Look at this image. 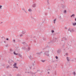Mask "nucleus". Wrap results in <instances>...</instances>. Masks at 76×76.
<instances>
[{"label":"nucleus","mask_w":76,"mask_h":76,"mask_svg":"<svg viewBox=\"0 0 76 76\" xmlns=\"http://www.w3.org/2000/svg\"><path fill=\"white\" fill-rule=\"evenodd\" d=\"M49 52V51H46L44 53V54H45V56H47L49 57V53H48Z\"/></svg>","instance_id":"f257e3e1"},{"label":"nucleus","mask_w":76,"mask_h":76,"mask_svg":"<svg viewBox=\"0 0 76 76\" xmlns=\"http://www.w3.org/2000/svg\"><path fill=\"white\" fill-rule=\"evenodd\" d=\"M27 72L28 73H31V75H32V76H34V73L33 72H32L31 71Z\"/></svg>","instance_id":"f03ea898"},{"label":"nucleus","mask_w":76,"mask_h":76,"mask_svg":"<svg viewBox=\"0 0 76 76\" xmlns=\"http://www.w3.org/2000/svg\"><path fill=\"white\" fill-rule=\"evenodd\" d=\"M57 53L58 54H59L60 53H61V49H59V50H58L57 51Z\"/></svg>","instance_id":"7ed1b4c3"},{"label":"nucleus","mask_w":76,"mask_h":76,"mask_svg":"<svg viewBox=\"0 0 76 76\" xmlns=\"http://www.w3.org/2000/svg\"><path fill=\"white\" fill-rule=\"evenodd\" d=\"M57 39V38H53V42H56V39Z\"/></svg>","instance_id":"20e7f679"},{"label":"nucleus","mask_w":76,"mask_h":76,"mask_svg":"<svg viewBox=\"0 0 76 76\" xmlns=\"http://www.w3.org/2000/svg\"><path fill=\"white\" fill-rule=\"evenodd\" d=\"M62 5V7L64 9V8H65L66 7V6L64 5H63V4H61Z\"/></svg>","instance_id":"39448f33"},{"label":"nucleus","mask_w":76,"mask_h":76,"mask_svg":"<svg viewBox=\"0 0 76 76\" xmlns=\"http://www.w3.org/2000/svg\"><path fill=\"white\" fill-rule=\"evenodd\" d=\"M22 49L23 50H27V48L26 47H23L22 48Z\"/></svg>","instance_id":"423d86ee"},{"label":"nucleus","mask_w":76,"mask_h":76,"mask_svg":"<svg viewBox=\"0 0 76 76\" xmlns=\"http://www.w3.org/2000/svg\"><path fill=\"white\" fill-rule=\"evenodd\" d=\"M53 42H53V41L51 40V41H50V42H48V44H50V43H51V44H52V43H53Z\"/></svg>","instance_id":"0eeeda50"},{"label":"nucleus","mask_w":76,"mask_h":76,"mask_svg":"<svg viewBox=\"0 0 76 76\" xmlns=\"http://www.w3.org/2000/svg\"><path fill=\"white\" fill-rule=\"evenodd\" d=\"M15 56H18V53H16L15 51L13 52Z\"/></svg>","instance_id":"6e6552de"},{"label":"nucleus","mask_w":76,"mask_h":76,"mask_svg":"<svg viewBox=\"0 0 76 76\" xmlns=\"http://www.w3.org/2000/svg\"><path fill=\"white\" fill-rule=\"evenodd\" d=\"M13 66H14V67H15V66H17V63H15Z\"/></svg>","instance_id":"1a4fd4ad"},{"label":"nucleus","mask_w":76,"mask_h":76,"mask_svg":"<svg viewBox=\"0 0 76 76\" xmlns=\"http://www.w3.org/2000/svg\"><path fill=\"white\" fill-rule=\"evenodd\" d=\"M69 57L67 56L66 57V59L68 61H70V59H69Z\"/></svg>","instance_id":"9d476101"},{"label":"nucleus","mask_w":76,"mask_h":76,"mask_svg":"<svg viewBox=\"0 0 76 76\" xmlns=\"http://www.w3.org/2000/svg\"><path fill=\"white\" fill-rule=\"evenodd\" d=\"M71 29V31H72V32H74L75 31V29L72 28Z\"/></svg>","instance_id":"9b49d317"},{"label":"nucleus","mask_w":76,"mask_h":76,"mask_svg":"<svg viewBox=\"0 0 76 76\" xmlns=\"http://www.w3.org/2000/svg\"><path fill=\"white\" fill-rule=\"evenodd\" d=\"M75 16V15L73 14L70 17L71 18H72V17H74Z\"/></svg>","instance_id":"f8f14e48"},{"label":"nucleus","mask_w":76,"mask_h":76,"mask_svg":"<svg viewBox=\"0 0 76 76\" xmlns=\"http://www.w3.org/2000/svg\"><path fill=\"white\" fill-rule=\"evenodd\" d=\"M30 50H31V48H30V47H28V49H27L26 50L28 51H29Z\"/></svg>","instance_id":"ddd939ff"},{"label":"nucleus","mask_w":76,"mask_h":76,"mask_svg":"<svg viewBox=\"0 0 76 76\" xmlns=\"http://www.w3.org/2000/svg\"><path fill=\"white\" fill-rule=\"evenodd\" d=\"M13 68H16L17 69H18V67L16 66H13Z\"/></svg>","instance_id":"4468645a"},{"label":"nucleus","mask_w":76,"mask_h":76,"mask_svg":"<svg viewBox=\"0 0 76 76\" xmlns=\"http://www.w3.org/2000/svg\"><path fill=\"white\" fill-rule=\"evenodd\" d=\"M36 6V4H34L33 5H32V7H35Z\"/></svg>","instance_id":"2eb2a0df"},{"label":"nucleus","mask_w":76,"mask_h":76,"mask_svg":"<svg viewBox=\"0 0 76 76\" xmlns=\"http://www.w3.org/2000/svg\"><path fill=\"white\" fill-rule=\"evenodd\" d=\"M72 25H73V26H76V23H72Z\"/></svg>","instance_id":"dca6fc26"},{"label":"nucleus","mask_w":76,"mask_h":76,"mask_svg":"<svg viewBox=\"0 0 76 76\" xmlns=\"http://www.w3.org/2000/svg\"><path fill=\"white\" fill-rule=\"evenodd\" d=\"M25 32H26L25 31H23L22 32V34H25Z\"/></svg>","instance_id":"f3484780"},{"label":"nucleus","mask_w":76,"mask_h":76,"mask_svg":"<svg viewBox=\"0 0 76 76\" xmlns=\"http://www.w3.org/2000/svg\"><path fill=\"white\" fill-rule=\"evenodd\" d=\"M36 54H37V55H39L41 54V53H36Z\"/></svg>","instance_id":"a211bd4d"},{"label":"nucleus","mask_w":76,"mask_h":76,"mask_svg":"<svg viewBox=\"0 0 76 76\" xmlns=\"http://www.w3.org/2000/svg\"><path fill=\"white\" fill-rule=\"evenodd\" d=\"M68 31H70L71 32H72V31L70 30V28H69V29H68Z\"/></svg>","instance_id":"6ab92c4d"},{"label":"nucleus","mask_w":76,"mask_h":76,"mask_svg":"<svg viewBox=\"0 0 76 76\" xmlns=\"http://www.w3.org/2000/svg\"><path fill=\"white\" fill-rule=\"evenodd\" d=\"M28 11L29 12H32V10H31V9H29L28 10Z\"/></svg>","instance_id":"aec40b11"},{"label":"nucleus","mask_w":76,"mask_h":76,"mask_svg":"<svg viewBox=\"0 0 76 76\" xmlns=\"http://www.w3.org/2000/svg\"><path fill=\"white\" fill-rule=\"evenodd\" d=\"M56 19H55L54 20V23H56Z\"/></svg>","instance_id":"412c9836"},{"label":"nucleus","mask_w":76,"mask_h":76,"mask_svg":"<svg viewBox=\"0 0 76 76\" xmlns=\"http://www.w3.org/2000/svg\"><path fill=\"white\" fill-rule=\"evenodd\" d=\"M18 56L20 57H22V55H20V54H18Z\"/></svg>","instance_id":"4be33fe9"},{"label":"nucleus","mask_w":76,"mask_h":76,"mask_svg":"<svg viewBox=\"0 0 76 76\" xmlns=\"http://www.w3.org/2000/svg\"><path fill=\"white\" fill-rule=\"evenodd\" d=\"M47 0V3H48V4H49V0Z\"/></svg>","instance_id":"5701e85b"},{"label":"nucleus","mask_w":76,"mask_h":76,"mask_svg":"<svg viewBox=\"0 0 76 76\" xmlns=\"http://www.w3.org/2000/svg\"><path fill=\"white\" fill-rule=\"evenodd\" d=\"M43 40H44V41H46V39H45V37H43Z\"/></svg>","instance_id":"b1692460"},{"label":"nucleus","mask_w":76,"mask_h":76,"mask_svg":"<svg viewBox=\"0 0 76 76\" xmlns=\"http://www.w3.org/2000/svg\"><path fill=\"white\" fill-rule=\"evenodd\" d=\"M51 32L52 33H54V31L53 30H52L51 31Z\"/></svg>","instance_id":"393cba45"},{"label":"nucleus","mask_w":76,"mask_h":76,"mask_svg":"<svg viewBox=\"0 0 76 76\" xmlns=\"http://www.w3.org/2000/svg\"><path fill=\"white\" fill-rule=\"evenodd\" d=\"M67 12V11H66V10H64V13H66V12Z\"/></svg>","instance_id":"a878e982"},{"label":"nucleus","mask_w":76,"mask_h":76,"mask_svg":"<svg viewBox=\"0 0 76 76\" xmlns=\"http://www.w3.org/2000/svg\"><path fill=\"white\" fill-rule=\"evenodd\" d=\"M41 61L43 63H44V62H45V60H42Z\"/></svg>","instance_id":"bb28decb"},{"label":"nucleus","mask_w":76,"mask_h":76,"mask_svg":"<svg viewBox=\"0 0 76 76\" xmlns=\"http://www.w3.org/2000/svg\"><path fill=\"white\" fill-rule=\"evenodd\" d=\"M55 58L56 59H58V56H56Z\"/></svg>","instance_id":"cd10ccee"},{"label":"nucleus","mask_w":76,"mask_h":76,"mask_svg":"<svg viewBox=\"0 0 76 76\" xmlns=\"http://www.w3.org/2000/svg\"><path fill=\"white\" fill-rule=\"evenodd\" d=\"M73 73L74 75H76V72H74Z\"/></svg>","instance_id":"c85d7f7f"},{"label":"nucleus","mask_w":76,"mask_h":76,"mask_svg":"<svg viewBox=\"0 0 76 76\" xmlns=\"http://www.w3.org/2000/svg\"><path fill=\"white\" fill-rule=\"evenodd\" d=\"M28 57L30 58H31V57H32V56H31V55H30V56H29Z\"/></svg>","instance_id":"c756f323"},{"label":"nucleus","mask_w":76,"mask_h":76,"mask_svg":"<svg viewBox=\"0 0 76 76\" xmlns=\"http://www.w3.org/2000/svg\"><path fill=\"white\" fill-rule=\"evenodd\" d=\"M66 56H68V55H69V53H66Z\"/></svg>","instance_id":"7c9ffc66"},{"label":"nucleus","mask_w":76,"mask_h":76,"mask_svg":"<svg viewBox=\"0 0 76 76\" xmlns=\"http://www.w3.org/2000/svg\"><path fill=\"white\" fill-rule=\"evenodd\" d=\"M37 72H39V71H40V70L39 69H37Z\"/></svg>","instance_id":"2f4dec72"},{"label":"nucleus","mask_w":76,"mask_h":76,"mask_svg":"<svg viewBox=\"0 0 76 76\" xmlns=\"http://www.w3.org/2000/svg\"><path fill=\"white\" fill-rule=\"evenodd\" d=\"M10 51H13V49H10Z\"/></svg>","instance_id":"473e14b6"},{"label":"nucleus","mask_w":76,"mask_h":76,"mask_svg":"<svg viewBox=\"0 0 76 76\" xmlns=\"http://www.w3.org/2000/svg\"><path fill=\"white\" fill-rule=\"evenodd\" d=\"M37 73V71L36 72H35L34 73H34V76H35V73Z\"/></svg>","instance_id":"72a5a7b5"},{"label":"nucleus","mask_w":76,"mask_h":76,"mask_svg":"<svg viewBox=\"0 0 76 76\" xmlns=\"http://www.w3.org/2000/svg\"><path fill=\"white\" fill-rule=\"evenodd\" d=\"M2 7V6L0 5V9H1V7Z\"/></svg>","instance_id":"f704fd0d"},{"label":"nucleus","mask_w":76,"mask_h":76,"mask_svg":"<svg viewBox=\"0 0 76 76\" xmlns=\"http://www.w3.org/2000/svg\"><path fill=\"white\" fill-rule=\"evenodd\" d=\"M9 67H10V66H7V68H9Z\"/></svg>","instance_id":"c9c22d12"},{"label":"nucleus","mask_w":76,"mask_h":76,"mask_svg":"<svg viewBox=\"0 0 76 76\" xmlns=\"http://www.w3.org/2000/svg\"><path fill=\"white\" fill-rule=\"evenodd\" d=\"M22 36H23V34H20V37H22Z\"/></svg>","instance_id":"e433bc0d"},{"label":"nucleus","mask_w":76,"mask_h":76,"mask_svg":"<svg viewBox=\"0 0 76 76\" xmlns=\"http://www.w3.org/2000/svg\"><path fill=\"white\" fill-rule=\"evenodd\" d=\"M8 63L9 64H10V61L9 60Z\"/></svg>","instance_id":"4c0bfd02"},{"label":"nucleus","mask_w":76,"mask_h":76,"mask_svg":"<svg viewBox=\"0 0 76 76\" xmlns=\"http://www.w3.org/2000/svg\"><path fill=\"white\" fill-rule=\"evenodd\" d=\"M15 39H14V40H13V42H15Z\"/></svg>","instance_id":"58836bf2"},{"label":"nucleus","mask_w":76,"mask_h":76,"mask_svg":"<svg viewBox=\"0 0 76 76\" xmlns=\"http://www.w3.org/2000/svg\"><path fill=\"white\" fill-rule=\"evenodd\" d=\"M50 70V69H47V71H48V70Z\"/></svg>","instance_id":"ea45409f"},{"label":"nucleus","mask_w":76,"mask_h":76,"mask_svg":"<svg viewBox=\"0 0 76 76\" xmlns=\"http://www.w3.org/2000/svg\"><path fill=\"white\" fill-rule=\"evenodd\" d=\"M6 40H7V41H8V40H9V38H7Z\"/></svg>","instance_id":"a19ab883"},{"label":"nucleus","mask_w":76,"mask_h":76,"mask_svg":"<svg viewBox=\"0 0 76 76\" xmlns=\"http://www.w3.org/2000/svg\"><path fill=\"white\" fill-rule=\"evenodd\" d=\"M22 10H23L24 11H25V9H23H23H22Z\"/></svg>","instance_id":"79ce46f5"},{"label":"nucleus","mask_w":76,"mask_h":76,"mask_svg":"<svg viewBox=\"0 0 76 76\" xmlns=\"http://www.w3.org/2000/svg\"><path fill=\"white\" fill-rule=\"evenodd\" d=\"M17 76H19V74H17Z\"/></svg>","instance_id":"37998d69"},{"label":"nucleus","mask_w":76,"mask_h":76,"mask_svg":"<svg viewBox=\"0 0 76 76\" xmlns=\"http://www.w3.org/2000/svg\"><path fill=\"white\" fill-rule=\"evenodd\" d=\"M64 39H65V41H66V38H64Z\"/></svg>","instance_id":"c03bdc74"},{"label":"nucleus","mask_w":76,"mask_h":76,"mask_svg":"<svg viewBox=\"0 0 76 76\" xmlns=\"http://www.w3.org/2000/svg\"><path fill=\"white\" fill-rule=\"evenodd\" d=\"M24 11L25 12V13H27V12H26V11H25V10Z\"/></svg>","instance_id":"a18cd8bd"},{"label":"nucleus","mask_w":76,"mask_h":76,"mask_svg":"<svg viewBox=\"0 0 76 76\" xmlns=\"http://www.w3.org/2000/svg\"><path fill=\"white\" fill-rule=\"evenodd\" d=\"M40 54H41V53H42V52H40Z\"/></svg>","instance_id":"49530a36"},{"label":"nucleus","mask_w":76,"mask_h":76,"mask_svg":"<svg viewBox=\"0 0 76 76\" xmlns=\"http://www.w3.org/2000/svg\"><path fill=\"white\" fill-rule=\"evenodd\" d=\"M7 46H8V45H6V47H7Z\"/></svg>","instance_id":"de8ad7c7"},{"label":"nucleus","mask_w":76,"mask_h":76,"mask_svg":"<svg viewBox=\"0 0 76 76\" xmlns=\"http://www.w3.org/2000/svg\"><path fill=\"white\" fill-rule=\"evenodd\" d=\"M61 1H62V2H64V1H63V0H61Z\"/></svg>","instance_id":"09e8293b"},{"label":"nucleus","mask_w":76,"mask_h":76,"mask_svg":"<svg viewBox=\"0 0 76 76\" xmlns=\"http://www.w3.org/2000/svg\"><path fill=\"white\" fill-rule=\"evenodd\" d=\"M32 64L33 66H34V64L33 63V64Z\"/></svg>","instance_id":"8fccbe9b"},{"label":"nucleus","mask_w":76,"mask_h":76,"mask_svg":"<svg viewBox=\"0 0 76 76\" xmlns=\"http://www.w3.org/2000/svg\"><path fill=\"white\" fill-rule=\"evenodd\" d=\"M48 74H50V72H48Z\"/></svg>","instance_id":"3c124183"},{"label":"nucleus","mask_w":76,"mask_h":76,"mask_svg":"<svg viewBox=\"0 0 76 76\" xmlns=\"http://www.w3.org/2000/svg\"><path fill=\"white\" fill-rule=\"evenodd\" d=\"M65 29H67V27H65Z\"/></svg>","instance_id":"603ef678"},{"label":"nucleus","mask_w":76,"mask_h":76,"mask_svg":"<svg viewBox=\"0 0 76 76\" xmlns=\"http://www.w3.org/2000/svg\"><path fill=\"white\" fill-rule=\"evenodd\" d=\"M45 48L43 49V50H45Z\"/></svg>","instance_id":"864d4df0"},{"label":"nucleus","mask_w":76,"mask_h":76,"mask_svg":"<svg viewBox=\"0 0 76 76\" xmlns=\"http://www.w3.org/2000/svg\"><path fill=\"white\" fill-rule=\"evenodd\" d=\"M45 15H46V16H47V13H45Z\"/></svg>","instance_id":"5fc2aeb1"},{"label":"nucleus","mask_w":76,"mask_h":76,"mask_svg":"<svg viewBox=\"0 0 76 76\" xmlns=\"http://www.w3.org/2000/svg\"><path fill=\"white\" fill-rule=\"evenodd\" d=\"M52 63H53V62H54V61H52Z\"/></svg>","instance_id":"6e6d98bb"},{"label":"nucleus","mask_w":76,"mask_h":76,"mask_svg":"<svg viewBox=\"0 0 76 76\" xmlns=\"http://www.w3.org/2000/svg\"><path fill=\"white\" fill-rule=\"evenodd\" d=\"M75 21H76V18L75 19Z\"/></svg>","instance_id":"4d7b16f0"},{"label":"nucleus","mask_w":76,"mask_h":76,"mask_svg":"<svg viewBox=\"0 0 76 76\" xmlns=\"http://www.w3.org/2000/svg\"><path fill=\"white\" fill-rule=\"evenodd\" d=\"M23 44H25V42H24L23 43Z\"/></svg>","instance_id":"13d9d810"},{"label":"nucleus","mask_w":76,"mask_h":76,"mask_svg":"<svg viewBox=\"0 0 76 76\" xmlns=\"http://www.w3.org/2000/svg\"><path fill=\"white\" fill-rule=\"evenodd\" d=\"M4 38V37H2V38Z\"/></svg>","instance_id":"bf43d9fd"},{"label":"nucleus","mask_w":76,"mask_h":76,"mask_svg":"<svg viewBox=\"0 0 76 76\" xmlns=\"http://www.w3.org/2000/svg\"><path fill=\"white\" fill-rule=\"evenodd\" d=\"M48 9H50V7H49L48 8Z\"/></svg>","instance_id":"052dcab7"},{"label":"nucleus","mask_w":76,"mask_h":76,"mask_svg":"<svg viewBox=\"0 0 76 76\" xmlns=\"http://www.w3.org/2000/svg\"><path fill=\"white\" fill-rule=\"evenodd\" d=\"M12 61V62H14V61Z\"/></svg>","instance_id":"680f3d73"},{"label":"nucleus","mask_w":76,"mask_h":76,"mask_svg":"<svg viewBox=\"0 0 76 76\" xmlns=\"http://www.w3.org/2000/svg\"><path fill=\"white\" fill-rule=\"evenodd\" d=\"M4 42H6V41H4Z\"/></svg>","instance_id":"e2e57ef3"},{"label":"nucleus","mask_w":76,"mask_h":76,"mask_svg":"<svg viewBox=\"0 0 76 76\" xmlns=\"http://www.w3.org/2000/svg\"><path fill=\"white\" fill-rule=\"evenodd\" d=\"M34 38H35V37H34Z\"/></svg>","instance_id":"0e129e2a"},{"label":"nucleus","mask_w":76,"mask_h":76,"mask_svg":"<svg viewBox=\"0 0 76 76\" xmlns=\"http://www.w3.org/2000/svg\"><path fill=\"white\" fill-rule=\"evenodd\" d=\"M3 23V22H1V23Z\"/></svg>","instance_id":"69168bd1"},{"label":"nucleus","mask_w":76,"mask_h":76,"mask_svg":"<svg viewBox=\"0 0 76 76\" xmlns=\"http://www.w3.org/2000/svg\"><path fill=\"white\" fill-rule=\"evenodd\" d=\"M61 41H63V39H62V40H61Z\"/></svg>","instance_id":"338daca9"},{"label":"nucleus","mask_w":76,"mask_h":76,"mask_svg":"<svg viewBox=\"0 0 76 76\" xmlns=\"http://www.w3.org/2000/svg\"><path fill=\"white\" fill-rule=\"evenodd\" d=\"M20 75L19 74V76H20Z\"/></svg>","instance_id":"774afa93"}]
</instances>
